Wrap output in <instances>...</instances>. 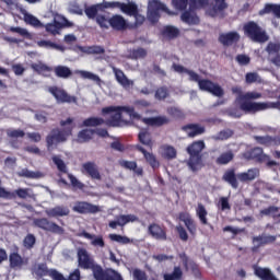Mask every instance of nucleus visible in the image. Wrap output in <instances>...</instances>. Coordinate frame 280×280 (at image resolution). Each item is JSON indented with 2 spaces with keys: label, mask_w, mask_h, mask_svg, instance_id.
<instances>
[{
  "label": "nucleus",
  "mask_w": 280,
  "mask_h": 280,
  "mask_svg": "<svg viewBox=\"0 0 280 280\" xmlns=\"http://www.w3.org/2000/svg\"><path fill=\"white\" fill-rule=\"evenodd\" d=\"M95 135V131L93 129H82L78 133V139L77 141L79 143H86L88 141H91Z\"/></svg>",
  "instance_id": "nucleus-31"
},
{
  "label": "nucleus",
  "mask_w": 280,
  "mask_h": 280,
  "mask_svg": "<svg viewBox=\"0 0 280 280\" xmlns=\"http://www.w3.org/2000/svg\"><path fill=\"white\" fill-rule=\"evenodd\" d=\"M7 135L10 139H23V137H25V131L21 129H9Z\"/></svg>",
  "instance_id": "nucleus-52"
},
{
  "label": "nucleus",
  "mask_w": 280,
  "mask_h": 280,
  "mask_svg": "<svg viewBox=\"0 0 280 280\" xmlns=\"http://www.w3.org/2000/svg\"><path fill=\"white\" fill-rule=\"evenodd\" d=\"M184 130L188 137H198V135L205 133V127L200 125H188L184 127Z\"/></svg>",
  "instance_id": "nucleus-30"
},
{
  "label": "nucleus",
  "mask_w": 280,
  "mask_h": 280,
  "mask_svg": "<svg viewBox=\"0 0 280 280\" xmlns=\"http://www.w3.org/2000/svg\"><path fill=\"white\" fill-rule=\"evenodd\" d=\"M180 34L177 27L175 26H165L162 31V35L164 38H168L172 40V38H176Z\"/></svg>",
  "instance_id": "nucleus-35"
},
{
  "label": "nucleus",
  "mask_w": 280,
  "mask_h": 280,
  "mask_svg": "<svg viewBox=\"0 0 280 280\" xmlns=\"http://www.w3.org/2000/svg\"><path fill=\"white\" fill-rule=\"evenodd\" d=\"M260 213L262 215H272V218H280V208L271 206L265 210H261Z\"/></svg>",
  "instance_id": "nucleus-47"
},
{
  "label": "nucleus",
  "mask_w": 280,
  "mask_h": 280,
  "mask_svg": "<svg viewBox=\"0 0 280 280\" xmlns=\"http://www.w3.org/2000/svg\"><path fill=\"white\" fill-rule=\"evenodd\" d=\"M32 69L37 71V73H42V75H49V73H51V68L43 62L33 63Z\"/></svg>",
  "instance_id": "nucleus-39"
},
{
  "label": "nucleus",
  "mask_w": 280,
  "mask_h": 280,
  "mask_svg": "<svg viewBox=\"0 0 280 280\" xmlns=\"http://www.w3.org/2000/svg\"><path fill=\"white\" fill-rule=\"evenodd\" d=\"M19 175L25 178H40V173L31 172L27 168L22 170Z\"/></svg>",
  "instance_id": "nucleus-58"
},
{
  "label": "nucleus",
  "mask_w": 280,
  "mask_h": 280,
  "mask_svg": "<svg viewBox=\"0 0 280 280\" xmlns=\"http://www.w3.org/2000/svg\"><path fill=\"white\" fill-rule=\"evenodd\" d=\"M78 261L79 268H83L84 270H90L95 265V261L84 248L78 249Z\"/></svg>",
  "instance_id": "nucleus-11"
},
{
  "label": "nucleus",
  "mask_w": 280,
  "mask_h": 280,
  "mask_svg": "<svg viewBox=\"0 0 280 280\" xmlns=\"http://www.w3.org/2000/svg\"><path fill=\"white\" fill-rule=\"evenodd\" d=\"M244 159H256V161H261L264 159V150L261 148H255L250 152L244 153Z\"/></svg>",
  "instance_id": "nucleus-37"
},
{
  "label": "nucleus",
  "mask_w": 280,
  "mask_h": 280,
  "mask_svg": "<svg viewBox=\"0 0 280 280\" xmlns=\"http://www.w3.org/2000/svg\"><path fill=\"white\" fill-rule=\"evenodd\" d=\"M13 194H14V198H16V196H19L22 199L32 198V196H34L32 194V189H30V188H19Z\"/></svg>",
  "instance_id": "nucleus-48"
},
{
  "label": "nucleus",
  "mask_w": 280,
  "mask_h": 280,
  "mask_svg": "<svg viewBox=\"0 0 280 280\" xmlns=\"http://www.w3.org/2000/svg\"><path fill=\"white\" fill-rule=\"evenodd\" d=\"M46 215H48V218H63L65 215H69V208L57 206L55 208L47 209Z\"/></svg>",
  "instance_id": "nucleus-19"
},
{
  "label": "nucleus",
  "mask_w": 280,
  "mask_h": 280,
  "mask_svg": "<svg viewBox=\"0 0 280 280\" xmlns=\"http://www.w3.org/2000/svg\"><path fill=\"white\" fill-rule=\"evenodd\" d=\"M167 113L168 115H171V117H174L175 119H180V117H183V112L177 107H170L167 109Z\"/></svg>",
  "instance_id": "nucleus-61"
},
{
  "label": "nucleus",
  "mask_w": 280,
  "mask_h": 280,
  "mask_svg": "<svg viewBox=\"0 0 280 280\" xmlns=\"http://www.w3.org/2000/svg\"><path fill=\"white\" fill-rule=\"evenodd\" d=\"M68 178L72 187H75L77 189H84V184H82V182H80L75 176H73L72 174H69Z\"/></svg>",
  "instance_id": "nucleus-59"
},
{
  "label": "nucleus",
  "mask_w": 280,
  "mask_h": 280,
  "mask_svg": "<svg viewBox=\"0 0 280 280\" xmlns=\"http://www.w3.org/2000/svg\"><path fill=\"white\" fill-rule=\"evenodd\" d=\"M160 10L168 14V16H174V14H176L175 12L170 11V9L159 0H149L148 19L151 23L159 22V19H161V15H159Z\"/></svg>",
  "instance_id": "nucleus-7"
},
{
  "label": "nucleus",
  "mask_w": 280,
  "mask_h": 280,
  "mask_svg": "<svg viewBox=\"0 0 280 280\" xmlns=\"http://www.w3.org/2000/svg\"><path fill=\"white\" fill-rule=\"evenodd\" d=\"M245 36L253 43H268V33L259 24L248 22L243 27Z\"/></svg>",
  "instance_id": "nucleus-6"
},
{
  "label": "nucleus",
  "mask_w": 280,
  "mask_h": 280,
  "mask_svg": "<svg viewBox=\"0 0 280 280\" xmlns=\"http://www.w3.org/2000/svg\"><path fill=\"white\" fill-rule=\"evenodd\" d=\"M96 23H98L100 27H104L105 30H108V26L110 25V19L108 20L104 15H97Z\"/></svg>",
  "instance_id": "nucleus-57"
},
{
  "label": "nucleus",
  "mask_w": 280,
  "mask_h": 280,
  "mask_svg": "<svg viewBox=\"0 0 280 280\" xmlns=\"http://www.w3.org/2000/svg\"><path fill=\"white\" fill-rule=\"evenodd\" d=\"M149 233L155 240H167V235L165 234V231L163 230L162 226L158 224H151L149 226Z\"/></svg>",
  "instance_id": "nucleus-25"
},
{
  "label": "nucleus",
  "mask_w": 280,
  "mask_h": 280,
  "mask_svg": "<svg viewBox=\"0 0 280 280\" xmlns=\"http://www.w3.org/2000/svg\"><path fill=\"white\" fill-rule=\"evenodd\" d=\"M102 115L109 117L106 119L107 126H113L114 128H119L121 126H127L129 119L139 118V114L135 112V107L130 106H108L102 108Z\"/></svg>",
  "instance_id": "nucleus-2"
},
{
  "label": "nucleus",
  "mask_w": 280,
  "mask_h": 280,
  "mask_svg": "<svg viewBox=\"0 0 280 280\" xmlns=\"http://www.w3.org/2000/svg\"><path fill=\"white\" fill-rule=\"evenodd\" d=\"M245 82L247 84H254L255 82H261V77H259V74H257L256 72H248L245 75Z\"/></svg>",
  "instance_id": "nucleus-53"
},
{
  "label": "nucleus",
  "mask_w": 280,
  "mask_h": 280,
  "mask_svg": "<svg viewBox=\"0 0 280 280\" xmlns=\"http://www.w3.org/2000/svg\"><path fill=\"white\" fill-rule=\"evenodd\" d=\"M80 237H85V240H90L92 246H98L100 248H104V238L102 236H95L90 234L89 232H82L79 234Z\"/></svg>",
  "instance_id": "nucleus-26"
},
{
  "label": "nucleus",
  "mask_w": 280,
  "mask_h": 280,
  "mask_svg": "<svg viewBox=\"0 0 280 280\" xmlns=\"http://www.w3.org/2000/svg\"><path fill=\"white\" fill-rule=\"evenodd\" d=\"M104 8H118L124 12V14H128L129 16H137L138 7L135 1L127 0V3L121 2H104Z\"/></svg>",
  "instance_id": "nucleus-9"
},
{
  "label": "nucleus",
  "mask_w": 280,
  "mask_h": 280,
  "mask_svg": "<svg viewBox=\"0 0 280 280\" xmlns=\"http://www.w3.org/2000/svg\"><path fill=\"white\" fill-rule=\"evenodd\" d=\"M142 154H143L145 161L149 162V164L151 165V167H159L160 164H159V162L156 161V158L154 156V154H152V153H150V152H148V151H145V150H143V149H142Z\"/></svg>",
  "instance_id": "nucleus-50"
},
{
  "label": "nucleus",
  "mask_w": 280,
  "mask_h": 280,
  "mask_svg": "<svg viewBox=\"0 0 280 280\" xmlns=\"http://www.w3.org/2000/svg\"><path fill=\"white\" fill-rule=\"evenodd\" d=\"M72 209L77 213H98L100 211V207L83 201L77 202Z\"/></svg>",
  "instance_id": "nucleus-13"
},
{
  "label": "nucleus",
  "mask_w": 280,
  "mask_h": 280,
  "mask_svg": "<svg viewBox=\"0 0 280 280\" xmlns=\"http://www.w3.org/2000/svg\"><path fill=\"white\" fill-rule=\"evenodd\" d=\"M207 3L210 4L207 5ZM205 5H207L206 12L209 16H222V12L229 8L224 0H190L192 10L205 8Z\"/></svg>",
  "instance_id": "nucleus-4"
},
{
  "label": "nucleus",
  "mask_w": 280,
  "mask_h": 280,
  "mask_svg": "<svg viewBox=\"0 0 280 280\" xmlns=\"http://www.w3.org/2000/svg\"><path fill=\"white\" fill-rule=\"evenodd\" d=\"M103 124H105L104 118L90 117V118H86L85 120H83L81 126L83 128H95L97 126H103Z\"/></svg>",
  "instance_id": "nucleus-32"
},
{
  "label": "nucleus",
  "mask_w": 280,
  "mask_h": 280,
  "mask_svg": "<svg viewBox=\"0 0 280 280\" xmlns=\"http://www.w3.org/2000/svg\"><path fill=\"white\" fill-rule=\"evenodd\" d=\"M182 21L184 23H187L188 25H197V23H199L200 20L196 14L191 12H185L182 14Z\"/></svg>",
  "instance_id": "nucleus-38"
},
{
  "label": "nucleus",
  "mask_w": 280,
  "mask_h": 280,
  "mask_svg": "<svg viewBox=\"0 0 280 280\" xmlns=\"http://www.w3.org/2000/svg\"><path fill=\"white\" fill-rule=\"evenodd\" d=\"M36 45L44 48V49H56L57 51H65V46L58 45L51 40H38Z\"/></svg>",
  "instance_id": "nucleus-29"
},
{
  "label": "nucleus",
  "mask_w": 280,
  "mask_h": 280,
  "mask_svg": "<svg viewBox=\"0 0 280 280\" xmlns=\"http://www.w3.org/2000/svg\"><path fill=\"white\" fill-rule=\"evenodd\" d=\"M255 275L262 280H277V277H275V275H272V271H270V269L268 268L256 267Z\"/></svg>",
  "instance_id": "nucleus-28"
},
{
  "label": "nucleus",
  "mask_w": 280,
  "mask_h": 280,
  "mask_svg": "<svg viewBox=\"0 0 280 280\" xmlns=\"http://www.w3.org/2000/svg\"><path fill=\"white\" fill-rule=\"evenodd\" d=\"M33 224L35 226H38V229H43L44 231H47V229H49L50 222L47 219H35L33 221Z\"/></svg>",
  "instance_id": "nucleus-55"
},
{
  "label": "nucleus",
  "mask_w": 280,
  "mask_h": 280,
  "mask_svg": "<svg viewBox=\"0 0 280 280\" xmlns=\"http://www.w3.org/2000/svg\"><path fill=\"white\" fill-rule=\"evenodd\" d=\"M231 137H233V131L228 129L212 136V139H214V141H226V139H231Z\"/></svg>",
  "instance_id": "nucleus-49"
},
{
  "label": "nucleus",
  "mask_w": 280,
  "mask_h": 280,
  "mask_svg": "<svg viewBox=\"0 0 280 280\" xmlns=\"http://www.w3.org/2000/svg\"><path fill=\"white\" fill-rule=\"evenodd\" d=\"M270 242H275V236L254 237V246H264V244H270Z\"/></svg>",
  "instance_id": "nucleus-44"
},
{
  "label": "nucleus",
  "mask_w": 280,
  "mask_h": 280,
  "mask_svg": "<svg viewBox=\"0 0 280 280\" xmlns=\"http://www.w3.org/2000/svg\"><path fill=\"white\" fill-rule=\"evenodd\" d=\"M109 240H112V242H117L118 244H130V240L127 236L119 234H109Z\"/></svg>",
  "instance_id": "nucleus-54"
},
{
  "label": "nucleus",
  "mask_w": 280,
  "mask_h": 280,
  "mask_svg": "<svg viewBox=\"0 0 280 280\" xmlns=\"http://www.w3.org/2000/svg\"><path fill=\"white\" fill-rule=\"evenodd\" d=\"M9 261L11 268H23V266L27 264V260L23 259V257L16 253H12L9 256Z\"/></svg>",
  "instance_id": "nucleus-27"
},
{
  "label": "nucleus",
  "mask_w": 280,
  "mask_h": 280,
  "mask_svg": "<svg viewBox=\"0 0 280 280\" xmlns=\"http://www.w3.org/2000/svg\"><path fill=\"white\" fill-rule=\"evenodd\" d=\"M172 3L175 10H185L187 8V0H173Z\"/></svg>",
  "instance_id": "nucleus-64"
},
{
  "label": "nucleus",
  "mask_w": 280,
  "mask_h": 280,
  "mask_svg": "<svg viewBox=\"0 0 280 280\" xmlns=\"http://www.w3.org/2000/svg\"><path fill=\"white\" fill-rule=\"evenodd\" d=\"M66 25H69V22L67 21V19L57 16V18H55V23L47 24L45 26V28L50 34L56 35V34H58L60 27H65Z\"/></svg>",
  "instance_id": "nucleus-17"
},
{
  "label": "nucleus",
  "mask_w": 280,
  "mask_h": 280,
  "mask_svg": "<svg viewBox=\"0 0 280 280\" xmlns=\"http://www.w3.org/2000/svg\"><path fill=\"white\" fill-rule=\"evenodd\" d=\"M219 42L221 43V45H225L226 47H229L233 45V43L240 42V33L230 32V33L220 34Z\"/></svg>",
  "instance_id": "nucleus-16"
},
{
  "label": "nucleus",
  "mask_w": 280,
  "mask_h": 280,
  "mask_svg": "<svg viewBox=\"0 0 280 280\" xmlns=\"http://www.w3.org/2000/svg\"><path fill=\"white\" fill-rule=\"evenodd\" d=\"M33 272L37 277H46V275H49V277H51L54 280H67L60 272L56 270H47V266L45 265H38L34 267Z\"/></svg>",
  "instance_id": "nucleus-12"
},
{
  "label": "nucleus",
  "mask_w": 280,
  "mask_h": 280,
  "mask_svg": "<svg viewBox=\"0 0 280 280\" xmlns=\"http://www.w3.org/2000/svg\"><path fill=\"white\" fill-rule=\"evenodd\" d=\"M21 14L23 15V20L27 23V25H32L33 27H43V23L38 21V18L34 16L25 9L21 10Z\"/></svg>",
  "instance_id": "nucleus-24"
},
{
  "label": "nucleus",
  "mask_w": 280,
  "mask_h": 280,
  "mask_svg": "<svg viewBox=\"0 0 280 280\" xmlns=\"http://www.w3.org/2000/svg\"><path fill=\"white\" fill-rule=\"evenodd\" d=\"M60 126H62L65 131L55 129L50 132V135L46 139L48 150H51V148H54L56 143H62L63 141H67V138L69 137V135H71V131L75 128V125L73 124V118L61 120Z\"/></svg>",
  "instance_id": "nucleus-3"
},
{
  "label": "nucleus",
  "mask_w": 280,
  "mask_h": 280,
  "mask_svg": "<svg viewBox=\"0 0 280 280\" xmlns=\"http://www.w3.org/2000/svg\"><path fill=\"white\" fill-rule=\"evenodd\" d=\"M234 156H235V154H233V151H228L225 153H222L217 159V163H219V165H226V164L231 163V161H233Z\"/></svg>",
  "instance_id": "nucleus-41"
},
{
  "label": "nucleus",
  "mask_w": 280,
  "mask_h": 280,
  "mask_svg": "<svg viewBox=\"0 0 280 280\" xmlns=\"http://www.w3.org/2000/svg\"><path fill=\"white\" fill-rule=\"evenodd\" d=\"M236 177L241 183H250V180L259 178V168H249L246 172L238 173Z\"/></svg>",
  "instance_id": "nucleus-14"
},
{
  "label": "nucleus",
  "mask_w": 280,
  "mask_h": 280,
  "mask_svg": "<svg viewBox=\"0 0 280 280\" xmlns=\"http://www.w3.org/2000/svg\"><path fill=\"white\" fill-rule=\"evenodd\" d=\"M137 218L133 214H121L116 218V221L109 222L110 229H117V226H126L130 222H137Z\"/></svg>",
  "instance_id": "nucleus-15"
},
{
  "label": "nucleus",
  "mask_w": 280,
  "mask_h": 280,
  "mask_svg": "<svg viewBox=\"0 0 280 280\" xmlns=\"http://www.w3.org/2000/svg\"><path fill=\"white\" fill-rule=\"evenodd\" d=\"M25 248H32L36 244V237L32 234H28L23 242Z\"/></svg>",
  "instance_id": "nucleus-60"
},
{
  "label": "nucleus",
  "mask_w": 280,
  "mask_h": 280,
  "mask_svg": "<svg viewBox=\"0 0 280 280\" xmlns=\"http://www.w3.org/2000/svg\"><path fill=\"white\" fill-rule=\"evenodd\" d=\"M198 86L200 91H206L207 93H211L215 97H222L224 95V90L219 84H215L209 80L199 81Z\"/></svg>",
  "instance_id": "nucleus-10"
},
{
  "label": "nucleus",
  "mask_w": 280,
  "mask_h": 280,
  "mask_svg": "<svg viewBox=\"0 0 280 280\" xmlns=\"http://www.w3.org/2000/svg\"><path fill=\"white\" fill-rule=\"evenodd\" d=\"M83 170L93 178L94 180H102V175L100 174V168L95 163L88 162L83 164Z\"/></svg>",
  "instance_id": "nucleus-20"
},
{
  "label": "nucleus",
  "mask_w": 280,
  "mask_h": 280,
  "mask_svg": "<svg viewBox=\"0 0 280 280\" xmlns=\"http://www.w3.org/2000/svg\"><path fill=\"white\" fill-rule=\"evenodd\" d=\"M52 163H55V165H57V168L62 174H67V164L65 163V161H62V159H60V156H58V155L52 156Z\"/></svg>",
  "instance_id": "nucleus-51"
},
{
  "label": "nucleus",
  "mask_w": 280,
  "mask_h": 280,
  "mask_svg": "<svg viewBox=\"0 0 280 280\" xmlns=\"http://www.w3.org/2000/svg\"><path fill=\"white\" fill-rule=\"evenodd\" d=\"M160 154L162 159H166L171 161L172 159H176V149L170 144H164L160 148Z\"/></svg>",
  "instance_id": "nucleus-22"
},
{
  "label": "nucleus",
  "mask_w": 280,
  "mask_h": 280,
  "mask_svg": "<svg viewBox=\"0 0 280 280\" xmlns=\"http://www.w3.org/2000/svg\"><path fill=\"white\" fill-rule=\"evenodd\" d=\"M232 93L236 95L235 105L237 109H229L230 117H242V113H259L260 110H268L269 108H278L280 110V102L276 103H257L250 100H261L259 92H242V88H232Z\"/></svg>",
  "instance_id": "nucleus-1"
},
{
  "label": "nucleus",
  "mask_w": 280,
  "mask_h": 280,
  "mask_svg": "<svg viewBox=\"0 0 280 280\" xmlns=\"http://www.w3.org/2000/svg\"><path fill=\"white\" fill-rule=\"evenodd\" d=\"M270 13L275 14V16L280 19V4H266L265 8L259 11L260 16Z\"/></svg>",
  "instance_id": "nucleus-33"
},
{
  "label": "nucleus",
  "mask_w": 280,
  "mask_h": 280,
  "mask_svg": "<svg viewBox=\"0 0 280 280\" xmlns=\"http://www.w3.org/2000/svg\"><path fill=\"white\" fill-rule=\"evenodd\" d=\"M55 73L58 78H69L71 75V69L66 66H58L55 68Z\"/></svg>",
  "instance_id": "nucleus-46"
},
{
  "label": "nucleus",
  "mask_w": 280,
  "mask_h": 280,
  "mask_svg": "<svg viewBox=\"0 0 280 280\" xmlns=\"http://www.w3.org/2000/svg\"><path fill=\"white\" fill-rule=\"evenodd\" d=\"M75 75H80L83 80H91L92 82H95L98 86H102V79H100V75L86 71V70H75Z\"/></svg>",
  "instance_id": "nucleus-21"
},
{
  "label": "nucleus",
  "mask_w": 280,
  "mask_h": 280,
  "mask_svg": "<svg viewBox=\"0 0 280 280\" xmlns=\"http://www.w3.org/2000/svg\"><path fill=\"white\" fill-rule=\"evenodd\" d=\"M107 280H124L121 275L113 269L107 270Z\"/></svg>",
  "instance_id": "nucleus-62"
},
{
  "label": "nucleus",
  "mask_w": 280,
  "mask_h": 280,
  "mask_svg": "<svg viewBox=\"0 0 280 280\" xmlns=\"http://www.w3.org/2000/svg\"><path fill=\"white\" fill-rule=\"evenodd\" d=\"M196 213L202 224H209V222L207 221V208H205L202 203H198Z\"/></svg>",
  "instance_id": "nucleus-42"
},
{
  "label": "nucleus",
  "mask_w": 280,
  "mask_h": 280,
  "mask_svg": "<svg viewBox=\"0 0 280 280\" xmlns=\"http://www.w3.org/2000/svg\"><path fill=\"white\" fill-rule=\"evenodd\" d=\"M268 54H279L280 44L279 43H269L267 46Z\"/></svg>",
  "instance_id": "nucleus-63"
},
{
  "label": "nucleus",
  "mask_w": 280,
  "mask_h": 280,
  "mask_svg": "<svg viewBox=\"0 0 280 280\" xmlns=\"http://www.w3.org/2000/svg\"><path fill=\"white\" fill-rule=\"evenodd\" d=\"M47 231H49L50 233H56L57 235H62V233H65V229L54 222H50L48 224Z\"/></svg>",
  "instance_id": "nucleus-56"
},
{
  "label": "nucleus",
  "mask_w": 280,
  "mask_h": 280,
  "mask_svg": "<svg viewBox=\"0 0 280 280\" xmlns=\"http://www.w3.org/2000/svg\"><path fill=\"white\" fill-rule=\"evenodd\" d=\"M183 279V270L180 267H175L172 273H165L164 280H180Z\"/></svg>",
  "instance_id": "nucleus-43"
},
{
  "label": "nucleus",
  "mask_w": 280,
  "mask_h": 280,
  "mask_svg": "<svg viewBox=\"0 0 280 280\" xmlns=\"http://www.w3.org/2000/svg\"><path fill=\"white\" fill-rule=\"evenodd\" d=\"M48 92L55 97L57 104H78V97L67 93L61 88L50 86Z\"/></svg>",
  "instance_id": "nucleus-8"
},
{
  "label": "nucleus",
  "mask_w": 280,
  "mask_h": 280,
  "mask_svg": "<svg viewBox=\"0 0 280 280\" xmlns=\"http://www.w3.org/2000/svg\"><path fill=\"white\" fill-rule=\"evenodd\" d=\"M223 180L225 183H229L231 187L234 189H237V177H235V172L234 171H229L223 175Z\"/></svg>",
  "instance_id": "nucleus-40"
},
{
  "label": "nucleus",
  "mask_w": 280,
  "mask_h": 280,
  "mask_svg": "<svg viewBox=\"0 0 280 280\" xmlns=\"http://www.w3.org/2000/svg\"><path fill=\"white\" fill-rule=\"evenodd\" d=\"M109 25L113 27V30H126V27H128L126 19H124L121 15H114L112 19H109Z\"/></svg>",
  "instance_id": "nucleus-23"
},
{
  "label": "nucleus",
  "mask_w": 280,
  "mask_h": 280,
  "mask_svg": "<svg viewBox=\"0 0 280 280\" xmlns=\"http://www.w3.org/2000/svg\"><path fill=\"white\" fill-rule=\"evenodd\" d=\"M9 31L13 34H19V36H23V38H32V34L21 26H11Z\"/></svg>",
  "instance_id": "nucleus-45"
},
{
  "label": "nucleus",
  "mask_w": 280,
  "mask_h": 280,
  "mask_svg": "<svg viewBox=\"0 0 280 280\" xmlns=\"http://www.w3.org/2000/svg\"><path fill=\"white\" fill-rule=\"evenodd\" d=\"M113 72L115 74V78L117 80V82L124 86V89H130V86H132V81L129 80L128 77H126V74L124 73V71L117 69V68H113Z\"/></svg>",
  "instance_id": "nucleus-18"
},
{
  "label": "nucleus",
  "mask_w": 280,
  "mask_h": 280,
  "mask_svg": "<svg viewBox=\"0 0 280 280\" xmlns=\"http://www.w3.org/2000/svg\"><path fill=\"white\" fill-rule=\"evenodd\" d=\"M143 124L147 126H163V124H167L166 117H150V118H143Z\"/></svg>",
  "instance_id": "nucleus-34"
},
{
  "label": "nucleus",
  "mask_w": 280,
  "mask_h": 280,
  "mask_svg": "<svg viewBox=\"0 0 280 280\" xmlns=\"http://www.w3.org/2000/svg\"><path fill=\"white\" fill-rule=\"evenodd\" d=\"M90 270L93 271L94 279H96V280H107V271L104 272V270L102 269V267H100V265H96V264L92 265Z\"/></svg>",
  "instance_id": "nucleus-36"
},
{
  "label": "nucleus",
  "mask_w": 280,
  "mask_h": 280,
  "mask_svg": "<svg viewBox=\"0 0 280 280\" xmlns=\"http://www.w3.org/2000/svg\"><path fill=\"white\" fill-rule=\"evenodd\" d=\"M202 150H205V141L202 140L196 141L187 148V152L190 155L188 167L191 172H198V170L202 168V161L200 160Z\"/></svg>",
  "instance_id": "nucleus-5"
}]
</instances>
